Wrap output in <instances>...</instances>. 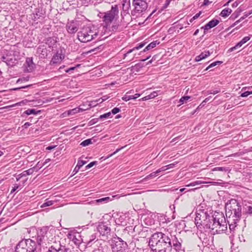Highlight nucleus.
Instances as JSON below:
<instances>
[{
	"mask_svg": "<svg viewBox=\"0 0 252 252\" xmlns=\"http://www.w3.org/2000/svg\"><path fill=\"white\" fill-rule=\"evenodd\" d=\"M206 228L210 229L212 230H214L216 227H214L212 225L214 222L218 221L216 220V217H218L217 216L219 214H221L220 212H214L212 209V207H208L206 209Z\"/></svg>",
	"mask_w": 252,
	"mask_h": 252,
	"instance_id": "obj_7",
	"label": "nucleus"
},
{
	"mask_svg": "<svg viewBox=\"0 0 252 252\" xmlns=\"http://www.w3.org/2000/svg\"><path fill=\"white\" fill-rule=\"evenodd\" d=\"M97 231L102 236L108 237L110 235V223L109 222H100L97 226Z\"/></svg>",
	"mask_w": 252,
	"mask_h": 252,
	"instance_id": "obj_10",
	"label": "nucleus"
},
{
	"mask_svg": "<svg viewBox=\"0 0 252 252\" xmlns=\"http://www.w3.org/2000/svg\"><path fill=\"white\" fill-rule=\"evenodd\" d=\"M220 23V21L213 19L210 21H209L208 23L206 24V31H208L213 28L216 27Z\"/></svg>",
	"mask_w": 252,
	"mask_h": 252,
	"instance_id": "obj_19",
	"label": "nucleus"
},
{
	"mask_svg": "<svg viewBox=\"0 0 252 252\" xmlns=\"http://www.w3.org/2000/svg\"><path fill=\"white\" fill-rule=\"evenodd\" d=\"M158 174V173H156V171L155 172H154L152 173H151L150 174H149V175L147 176L145 178H144V179H143L142 180H141V182H145V181H146L147 180H148L149 179L152 178H153L154 177H156V175Z\"/></svg>",
	"mask_w": 252,
	"mask_h": 252,
	"instance_id": "obj_31",
	"label": "nucleus"
},
{
	"mask_svg": "<svg viewBox=\"0 0 252 252\" xmlns=\"http://www.w3.org/2000/svg\"><path fill=\"white\" fill-rule=\"evenodd\" d=\"M202 204L197 208V213L195 218V223L197 228V234L200 240L203 242L205 240V212Z\"/></svg>",
	"mask_w": 252,
	"mask_h": 252,
	"instance_id": "obj_3",
	"label": "nucleus"
},
{
	"mask_svg": "<svg viewBox=\"0 0 252 252\" xmlns=\"http://www.w3.org/2000/svg\"><path fill=\"white\" fill-rule=\"evenodd\" d=\"M145 45V43H141L138 46L134 47L131 49L129 50L126 53L124 54V59L126 58L131 53L134 52L135 50H139L144 47Z\"/></svg>",
	"mask_w": 252,
	"mask_h": 252,
	"instance_id": "obj_20",
	"label": "nucleus"
},
{
	"mask_svg": "<svg viewBox=\"0 0 252 252\" xmlns=\"http://www.w3.org/2000/svg\"><path fill=\"white\" fill-rule=\"evenodd\" d=\"M31 125V124L30 123L26 122V123H25V124L23 126V127H24V128H27L29 126H30Z\"/></svg>",
	"mask_w": 252,
	"mask_h": 252,
	"instance_id": "obj_57",
	"label": "nucleus"
},
{
	"mask_svg": "<svg viewBox=\"0 0 252 252\" xmlns=\"http://www.w3.org/2000/svg\"><path fill=\"white\" fill-rule=\"evenodd\" d=\"M133 97H134V99H136L137 98H138V97L140 96V94H136L134 95H133Z\"/></svg>",
	"mask_w": 252,
	"mask_h": 252,
	"instance_id": "obj_64",
	"label": "nucleus"
},
{
	"mask_svg": "<svg viewBox=\"0 0 252 252\" xmlns=\"http://www.w3.org/2000/svg\"><path fill=\"white\" fill-rule=\"evenodd\" d=\"M49 227L48 226H43L41 228L37 230L36 236L32 237V240H36V244L41 245V243L45 240V235L48 231Z\"/></svg>",
	"mask_w": 252,
	"mask_h": 252,
	"instance_id": "obj_11",
	"label": "nucleus"
},
{
	"mask_svg": "<svg viewBox=\"0 0 252 252\" xmlns=\"http://www.w3.org/2000/svg\"><path fill=\"white\" fill-rule=\"evenodd\" d=\"M172 247H173L174 249L176 251H179L181 247V244L179 243L176 238L174 236V240H172Z\"/></svg>",
	"mask_w": 252,
	"mask_h": 252,
	"instance_id": "obj_24",
	"label": "nucleus"
},
{
	"mask_svg": "<svg viewBox=\"0 0 252 252\" xmlns=\"http://www.w3.org/2000/svg\"><path fill=\"white\" fill-rule=\"evenodd\" d=\"M218 217H216V220H217L218 221L216 222H214L212 225L214 227H216L217 228L219 227L218 229H217L214 233L216 232L217 233H220L221 232H225L227 230V222L226 221L225 218L224 216V214L222 212L221 214H219L217 216Z\"/></svg>",
	"mask_w": 252,
	"mask_h": 252,
	"instance_id": "obj_8",
	"label": "nucleus"
},
{
	"mask_svg": "<svg viewBox=\"0 0 252 252\" xmlns=\"http://www.w3.org/2000/svg\"><path fill=\"white\" fill-rule=\"evenodd\" d=\"M222 63V61H216L212 63H211L207 67H206V71L210 70V71H213L214 69H211L212 67H215L217 65H220Z\"/></svg>",
	"mask_w": 252,
	"mask_h": 252,
	"instance_id": "obj_26",
	"label": "nucleus"
},
{
	"mask_svg": "<svg viewBox=\"0 0 252 252\" xmlns=\"http://www.w3.org/2000/svg\"><path fill=\"white\" fill-rule=\"evenodd\" d=\"M125 147H121V148H119V149H117L114 153H113L112 154L108 155L107 157H106V158H108L111 157H112L113 155L116 154V153H117L118 152H119L121 149H123Z\"/></svg>",
	"mask_w": 252,
	"mask_h": 252,
	"instance_id": "obj_42",
	"label": "nucleus"
},
{
	"mask_svg": "<svg viewBox=\"0 0 252 252\" xmlns=\"http://www.w3.org/2000/svg\"><path fill=\"white\" fill-rule=\"evenodd\" d=\"M24 67L25 68L24 70L28 72H31L33 70L35 67V64L33 63L32 58H27L26 59V62L24 64Z\"/></svg>",
	"mask_w": 252,
	"mask_h": 252,
	"instance_id": "obj_16",
	"label": "nucleus"
},
{
	"mask_svg": "<svg viewBox=\"0 0 252 252\" xmlns=\"http://www.w3.org/2000/svg\"><path fill=\"white\" fill-rule=\"evenodd\" d=\"M159 43V42H158L157 40L152 42L145 47V48L143 50V51L140 52V53H139L138 55H141V53L146 52L147 51H148L155 48Z\"/></svg>",
	"mask_w": 252,
	"mask_h": 252,
	"instance_id": "obj_22",
	"label": "nucleus"
},
{
	"mask_svg": "<svg viewBox=\"0 0 252 252\" xmlns=\"http://www.w3.org/2000/svg\"><path fill=\"white\" fill-rule=\"evenodd\" d=\"M242 9L240 8H237V9L232 14L231 17H234V18H237L242 12Z\"/></svg>",
	"mask_w": 252,
	"mask_h": 252,
	"instance_id": "obj_34",
	"label": "nucleus"
},
{
	"mask_svg": "<svg viewBox=\"0 0 252 252\" xmlns=\"http://www.w3.org/2000/svg\"><path fill=\"white\" fill-rule=\"evenodd\" d=\"M201 12L200 11L199 13H196L190 20V22H192L193 21V20H195V19H196L197 18H198L200 14H201Z\"/></svg>",
	"mask_w": 252,
	"mask_h": 252,
	"instance_id": "obj_43",
	"label": "nucleus"
},
{
	"mask_svg": "<svg viewBox=\"0 0 252 252\" xmlns=\"http://www.w3.org/2000/svg\"><path fill=\"white\" fill-rule=\"evenodd\" d=\"M84 4H88L90 2H93L94 0H81Z\"/></svg>",
	"mask_w": 252,
	"mask_h": 252,
	"instance_id": "obj_61",
	"label": "nucleus"
},
{
	"mask_svg": "<svg viewBox=\"0 0 252 252\" xmlns=\"http://www.w3.org/2000/svg\"><path fill=\"white\" fill-rule=\"evenodd\" d=\"M232 12V10L229 8H226L223 9L220 15L222 17H226L229 15Z\"/></svg>",
	"mask_w": 252,
	"mask_h": 252,
	"instance_id": "obj_25",
	"label": "nucleus"
},
{
	"mask_svg": "<svg viewBox=\"0 0 252 252\" xmlns=\"http://www.w3.org/2000/svg\"><path fill=\"white\" fill-rule=\"evenodd\" d=\"M247 212L249 214L252 215V206L247 207Z\"/></svg>",
	"mask_w": 252,
	"mask_h": 252,
	"instance_id": "obj_53",
	"label": "nucleus"
},
{
	"mask_svg": "<svg viewBox=\"0 0 252 252\" xmlns=\"http://www.w3.org/2000/svg\"><path fill=\"white\" fill-rule=\"evenodd\" d=\"M64 58V55L63 53L62 50H58L53 56L50 62V65H52L60 64Z\"/></svg>",
	"mask_w": 252,
	"mask_h": 252,
	"instance_id": "obj_14",
	"label": "nucleus"
},
{
	"mask_svg": "<svg viewBox=\"0 0 252 252\" xmlns=\"http://www.w3.org/2000/svg\"><path fill=\"white\" fill-rule=\"evenodd\" d=\"M36 245L34 240L23 239L17 245L15 252H36Z\"/></svg>",
	"mask_w": 252,
	"mask_h": 252,
	"instance_id": "obj_4",
	"label": "nucleus"
},
{
	"mask_svg": "<svg viewBox=\"0 0 252 252\" xmlns=\"http://www.w3.org/2000/svg\"><path fill=\"white\" fill-rule=\"evenodd\" d=\"M86 163V161L82 160H78L76 166L79 168H81L82 166Z\"/></svg>",
	"mask_w": 252,
	"mask_h": 252,
	"instance_id": "obj_40",
	"label": "nucleus"
},
{
	"mask_svg": "<svg viewBox=\"0 0 252 252\" xmlns=\"http://www.w3.org/2000/svg\"><path fill=\"white\" fill-rule=\"evenodd\" d=\"M32 85H27V86H24V87H20V88H15V89H14V90H19L20 89H25V88H28L30 86H31Z\"/></svg>",
	"mask_w": 252,
	"mask_h": 252,
	"instance_id": "obj_58",
	"label": "nucleus"
},
{
	"mask_svg": "<svg viewBox=\"0 0 252 252\" xmlns=\"http://www.w3.org/2000/svg\"><path fill=\"white\" fill-rule=\"evenodd\" d=\"M119 8L117 5H112L110 10L106 12L100 13L98 16L103 19V21L107 25H109L113 20L118 17Z\"/></svg>",
	"mask_w": 252,
	"mask_h": 252,
	"instance_id": "obj_5",
	"label": "nucleus"
},
{
	"mask_svg": "<svg viewBox=\"0 0 252 252\" xmlns=\"http://www.w3.org/2000/svg\"><path fill=\"white\" fill-rule=\"evenodd\" d=\"M92 143L91 139H88L82 142L80 144V145L85 147L89 145L90 144H92Z\"/></svg>",
	"mask_w": 252,
	"mask_h": 252,
	"instance_id": "obj_32",
	"label": "nucleus"
},
{
	"mask_svg": "<svg viewBox=\"0 0 252 252\" xmlns=\"http://www.w3.org/2000/svg\"><path fill=\"white\" fill-rule=\"evenodd\" d=\"M80 65L77 64L76 66L74 67H71L68 69H66L65 71V72H69L70 71L74 70L77 67H79Z\"/></svg>",
	"mask_w": 252,
	"mask_h": 252,
	"instance_id": "obj_50",
	"label": "nucleus"
},
{
	"mask_svg": "<svg viewBox=\"0 0 252 252\" xmlns=\"http://www.w3.org/2000/svg\"><path fill=\"white\" fill-rule=\"evenodd\" d=\"M157 95H158L157 93L156 92H154L153 93H151L149 95H147V97H148V98H153Z\"/></svg>",
	"mask_w": 252,
	"mask_h": 252,
	"instance_id": "obj_44",
	"label": "nucleus"
},
{
	"mask_svg": "<svg viewBox=\"0 0 252 252\" xmlns=\"http://www.w3.org/2000/svg\"><path fill=\"white\" fill-rule=\"evenodd\" d=\"M220 89L216 90L208 91L207 92H206V96L209 94H215L220 92Z\"/></svg>",
	"mask_w": 252,
	"mask_h": 252,
	"instance_id": "obj_38",
	"label": "nucleus"
},
{
	"mask_svg": "<svg viewBox=\"0 0 252 252\" xmlns=\"http://www.w3.org/2000/svg\"><path fill=\"white\" fill-rule=\"evenodd\" d=\"M53 201L46 200V201L41 205V207L43 208V207H45L47 206H50L53 205Z\"/></svg>",
	"mask_w": 252,
	"mask_h": 252,
	"instance_id": "obj_33",
	"label": "nucleus"
},
{
	"mask_svg": "<svg viewBox=\"0 0 252 252\" xmlns=\"http://www.w3.org/2000/svg\"><path fill=\"white\" fill-rule=\"evenodd\" d=\"M67 237L76 245H79L83 242L80 233L74 229L69 231L67 234Z\"/></svg>",
	"mask_w": 252,
	"mask_h": 252,
	"instance_id": "obj_12",
	"label": "nucleus"
},
{
	"mask_svg": "<svg viewBox=\"0 0 252 252\" xmlns=\"http://www.w3.org/2000/svg\"><path fill=\"white\" fill-rule=\"evenodd\" d=\"M118 25L116 24V25H113L112 26L111 29L113 31H116L118 29Z\"/></svg>",
	"mask_w": 252,
	"mask_h": 252,
	"instance_id": "obj_56",
	"label": "nucleus"
},
{
	"mask_svg": "<svg viewBox=\"0 0 252 252\" xmlns=\"http://www.w3.org/2000/svg\"><path fill=\"white\" fill-rule=\"evenodd\" d=\"M120 111V109L119 108H117V107L114 108L111 111L112 113L113 114H116L118 113V112H119Z\"/></svg>",
	"mask_w": 252,
	"mask_h": 252,
	"instance_id": "obj_48",
	"label": "nucleus"
},
{
	"mask_svg": "<svg viewBox=\"0 0 252 252\" xmlns=\"http://www.w3.org/2000/svg\"><path fill=\"white\" fill-rule=\"evenodd\" d=\"M170 2H171V0H166L165 2V3L163 4V6L162 7L163 8V9L166 8L168 6V5H169Z\"/></svg>",
	"mask_w": 252,
	"mask_h": 252,
	"instance_id": "obj_51",
	"label": "nucleus"
},
{
	"mask_svg": "<svg viewBox=\"0 0 252 252\" xmlns=\"http://www.w3.org/2000/svg\"><path fill=\"white\" fill-rule=\"evenodd\" d=\"M122 99L125 101H127L129 100V97H128V95H125L122 97Z\"/></svg>",
	"mask_w": 252,
	"mask_h": 252,
	"instance_id": "obj_59",
	"label": "nucleus"
},
{
	"mask_svg": "<svg viewBox=\"0 0 252 252\" xmlns=\"http://www.w3.org/2000/svg\"><path fill=\"white\" fill-rule=\"evenodd\" d=\"M134 9L131 11L133 16H137L142 12L145 11L148 7V4L143 0H133L132 2Z\"/></svg>",
	"mask_w": 252,
	"mask_h": 252,
	"instance_id": "obj_9",
	"label": "nucleus"
},
{
	"mask_svg": "<svg viewBox=\"0 0 252 252\" xmlns=\"http://www.w3.org/2000/svg\"><path fill=\"white\" fill-rule=\"evenodd\" d=\"M167 170V168H166V166H163L160 168H159L158 169L157 171H156V173H159L162 171H165Z\"/></svg>",
	"mask_w": 252,
	"mask_h": 252,
	"instance_id": "obj_46",
	"label": "nucleus"
},
{
	"mask_svg": "<svg viewBox=\"0 0 252 252\" xmlns=\"http://www.w3.org/2000/svg\"><path fill=\"white\" fill-rule=\"evenodd\" d=\"M252 36V34H250L249 36L244 37L240 41L237 43L234 46L230 48L228 50V52H231L234 50L237 49L238 48L241 47L242 45L248 42Z\"/></svg>",
	"mask_w": 252,
	"mask_h": 252,
	"instance_id": "obj_17",
	"label": "nucleus"
},
{
	"mask_svg": "<svg viewBox=\"0 0 252 252\" xmlns=\"http://www.w3.org/2000/svg\"><path fill=\"white\" fill-rule=\"evenodd\" d=\"M190 98V97L189 96H184L180 98L179 102L181 103V104H182L184 102H187Z\"/></svg>",
	"mask_w": 252,
	"mask_h": 252,
	"instance_id": "obj_35",
	"label": "nucleus"
},
{
	"mask_svg": "<svg viewBox=\"0 0 252 252\" xmlns=\"http://www.w3.org/2000/svg\"><path fill=\"white\" fill-rule=\"evenodd\" d=\"M97 32L92 30L90 27L83 28L78 32V38L82 42L91 41L97 36Z\"/></svg>",
	"mask_w": 252,
	"mask_h": 252,
	"instance_id": "obj_6",
	"label": "nucleus"
},
{
	"mask_svg": "<svg viewBox=\"0 0 252 252\" xmlns=\"http://www.w3.org/2000/svg\"><path fill=\"white\" fill-rule=\"evenodd\" d=\"M96 163V161H93V162H90L89 164H88L86 166V169H88L89 168H91L92 167H93L94 164H95Z\"/></svg>",
	"mask_w": 252,
	"mask_h": 252,
	"instance_id": "obj_45",
	"label": "nucleus"
},
{
	"mask_svg": "<svg viewBox=\"0 0 252 252\" xmlns=\"http://www.w3.org/2000/svg\"><path fill=\"white\" fill-rule=\"evenodd\" d=\"M204 182H202L201 181H195V182H192V183H191L190 184V186H194L195 185H200L202 183H204Z\"/></svg>",
	"mask_w": 252,
	"mask_h": 252,
	"instance_id": "obj_47",
	"label": "nucleus"
},
{
	"mask_svg": "<svg viewBox=\"0 0 252 252\" xmlns=\"http://www.w3.org/2000/svg\"><path fill=\"white\" fill-rule=\"evenodd\" d=\"M5 62L6 63L9 65H11L12 66L13 65V63H11L10 61H8V59L6 60V61H5Z\"/></svg>",
	"mask_w": 252,
	"mask_h": 252,
	"instance_id": "obj_63",
	"label": "nucleus"
},
{
	"mask_svg": "<svg viewBox=\"0 0 252 252\" xmlns=\"http://www.w3.org/2000/svg\"><path fill=\"white\" fill-rule=\"evenodd\" d=\"M44 165V163H43V162L39 161L36 164L35 166H34L33 167H32V169H34V171L37 172L38 170H39Z\"/></svg>",
	"mask_w": 252,
	"mask_h": 252,
	"instance_id": "obj_29",
	"label": "nucleus"
},
{
	"mask_svg": "<svg viewBox=\"0 0 252 252\" xmlns=\"http://www.w3.org/2000/svg\"><path fill=\"white\" fill-rule=\"evenodd\" d=\"M251 14V12L250 13H245V14L244 15V16L242 17L240 19L241 20H243L244 19H245L246 17H248L249 15H250V14Z\"/></svg>",
	"mask_w": 252,
	"mask_h": 252,
	"instance_id": "obj_60",
	"label": "nucleus"
},
{
	"mask_svg": "<svg viewBox=\"0 0 252 252\" xmlns=\"http://www.w3.org/2000/svg\"><path fill=\"white\" fill-rule=\"evenodd\" d=\"M47 252H71L70 248L62 245L60 243L54 244L50 247Z\"/></svg>",
	"mask_w": 252,
	"mask_h": 252,
	"instance_id": "obj_13",
	"label": "nucleus"
},
{
	"mask_svg": "<svg viewBox=\"0 0 252 252\" xmlns=\"http://www.w3.org/2000/svg\"><path fill=\"white\" fill-rule=\"evenodd\" d=\"M149 245L154 252H171L172 250L171 239L162 232L153 234L149 240Z\"/></svg>",
	"mask_w": 252,
	"mask_h": 252,
	"instance_id": "obj_1",
	"label": "nucleus"
},
{
	"mask_svg": "<svg viewBox=\"0 0 252 252\" xmlns=\"http://www.w3.org/2000/svg\"><path fill=\"white\" fill-rule=\"evenodd\" d=\"M37 54H39L41 58H45L47 56V50L46 48L39 46L37 49Z\"/></svg>",
	"mask_w": 252,
	"mask_h": 252,
	"instance_id": "obj_21",
	"label": "nucleus"
},
{
	"mask_svg": "<svg viewBox=\"0 0 252 252\" xmlns=\"http://www.w3.org/2000/svg\"><path fill=\"white\" fill-rule=\"evenodd\" d=\"M204 59H205V54H204L203 53H202L200 55L195 57V60L196 62H199Z\"/></svg>",
	"mask_w": 252,
	"mask_h": 252,
	"instance_id": "obj_37",
	"label": "nucleus"
},
{
	"mask_svg": "<svg viewBox=\"0 0 252 252\" xmlns=\"http://www.w3.org/2000/svg\"><path fill=\"white\" fill-rule=\"evenodd\" d=\"M33 172H34V169H33L32 168H31L27 170L23 171L22 173L20 174L19 176H20V177H23L27 175H31Z\"/></svg>",
	"mask_w": 252,
	"mask_h": 252,
	"instance_id": "obj_27",
	"label": "nucleus"
},
{
	"mask_svg": "<svg viewBox=\"0 0 252 252\" xmlns=\"http://www.w3.org/2000/svg\"><path fill=\"white\" fill-rule=\"evenodd\" d=\"M111 115V112H108L106 113H105L102 115H100L99 116V119H106L110 117V116Z\"/></svg>",
	"mask_w": 252,
	"mask_h": 252,
	"instance_id": "obj_39",
	"label": "nucleus"
},
{
	"mask_svg": "<svg viewBox=\"0 0 252 252\" xmlns=\"http://www.w3.org/2000/svg\"><path fill=\"white\" fill-rule=\"evenodd\" d=\"M175 164L174 163H171V164H169L167 165H166V168H167V170L168 169H170V168H173L175 166Z\"/></svg>",
	"mask_w": 252,
	"mask_h": 252,
	"instance_id": "obj_55",
	"label": "nucleus"
},
{
	"mask_svg": "<svg viewBox=\"0 0 252 252\" xmlns=\"http://www.w3.org/2000/svg\"><path fill=\"white\" fill-rule=\"evenodd\" d=\"M110 200V198L109 197H104V198H102L96 199V200H95V201L96 203H103L108 202Z\"/></svg>",
	"mask_w": 252,
	"mask_h": 252,
	"instance_id": "obj_30",
	"label": "nucleus"
},
{
	"mask_svg": "<svg viewBox=\"0 0 252 252\" xmlns=\"http://www.w3.org/2000/svg\"><path fill=\"white\" fill-rule=\"evenodd\" d=\"M239 4V2H238L237 1H235L232 4V6L233 7H236Z\"/></svg>",
	"mask_w": 252,
	"mask_h": 252,
	"instance_id": "obj_62",
	"label": "nucleus"
},
{
	"mask_svg": "<svg viewBox=\"0 0 252 252\" xmlns=\"http://www.w3.org/2000/svg\"><path fill=\"white\" fill-rule=\"evenodd\" d=\"M144 64L141 63H136L130 68L131 71L134 73L135 72H139L140 70L144 66Z\"/></svg>",
	"mask_w": 252,
	"mask_h": 252,
	"instance_id": "obj_23",
	"label": "nucleus"
},
{
	"mask_svg": "<svg viewBox=\"0 0 252 252\" xmlns=\"http://www.w3.org/2000/svg\"><path fill=\"white\" fill-rule=\"evenodd\" d=\"M225 214L231 222L240 221L242 217V206L235 199L227 200L225 204Z\"/></svg>",
	"mask_w": 252,
	"mask_h": 252,
	"instance_id": "obj_2",
	"label": "nucleus"
},
{
	"mask_svg": "<svg viewBox=\"0 0 252 252\" xmlns=\"http://www.w3.org/2000/svg\"><path fill=\"white\" fill-rule=\"evenodd\" d=\"M19 186L17 184L14 185V187H13V189L11 190V193H12L14 191H15L17 189H18L19 188Z\"/></svg>",
	"mask_w": 252,
	"mask_h": 252,
	"instance_id": "obj_49",
	"label": "nucleus"
},
{
	"mask_svg": "<svg viewBox=\"0 0 252 252\" xmlns=\"http://www.w3.org/2000/svg\"><path fill=\"white\" fill-rule=\"evenodd\" d=\"M249 95L248 91H245L243 93H241L240 96L242 97H246Z\"/></svg>",
	"mask_w": 252,
	"mask_h": 252,
	"instance_id": "obj_52",
	"label": "nucleus"
},
{
	"mask_svg": "<svg viewBox=\"0 0 252 252\" xmlns=\"http://www.w3.org/2000/svg\"><path fill=\"white\" fill-rule=\"evenodd\" d=\"M227 223L229 224V229L230 231H233L235 229V228L237 225L238 222L239 221H236V222H231L230 221L229 219H227Z\"/></svg>",
	"mask_w": 252,
	"mask_h": 252,
	"instance_id": "obj_28",
	"label": "nucleus"
},
{
	"mask_svg": "<svg viewBox=\"0 0 252 252\" xmlns=\"http://www.w3.org/2000/svg\"><path fill=\"white\" fill-rule=\"evenodd\" d=\"M66 30L70 34L75 33L78 30V26L74 22L67 23L66 26Z\"/></svg>",
	"mask_w": 252,
	"mask_h": 252,
	"instance_id": "obj_18",
	"label": "nucleus"
},
{
	"mask_svg": "<svg viewBox=\"0 0 252 252\" xmlns=\"http://www.w3.org/2000/svg\"><path fill=\"white\" fill-rule=\"evenodd\" d=\"M25 113L28 115H30L31 114H36V113L35 112V110L34 109H29L25 112Z\"/></svg>",
	"mask_w": 252,
	"mask_h": 252,
	"instance_id": "obj_36",
	"label": "nucleus"
},
{
	"mask_svg": "<svg viewBox=\"0 0 252 252\" xmlns=\"http://www.w3.org/2000/svg\"><path fill=\"white\" fill-rule=\"evenodd\" d=\"M210 165L211 164H210L209 165H207V167H206V176L212 177L211 174H213L212 172L222 171L226 172L228 171V167H218L211 168V167L212 166H210Z\"/></svg>",
	"mask_w": 252,
	"mask_h": 252,
	"instance_id": "obj_15",
	"label": "nucleus"
},
{
	"mask_svg": "<svg viewBox=\"0 0 252 252\" xmlns=\"http://www.w3.org/2000/svg\"><path fill=\"white\" fill-rule=\"evenodd\" d=\"M80 169V168H79L78 167L76 166L73 171V175L72 176H73L75 174H76L78 172V171Z\"/></svg>",
	"mask_w": 252,
	"mask_h": 252,
	"instance_id": "obj_54",
	"label": "nucleus"
},
{
	"mask_svg": "<svg viewBox=\"0 0 252 252\" xmlns=\"http://www.w3.org/2000/svg\"><path fill=\"white\" fill-rule=\"evenodd\" d=\"M84 109L80 108H76L71 110V112L73 114L77 113L78 112H82Z\"/></svg>",
	"mask_w": 252,
	"mask_h": 252,
	"instance_id": "obj_41",
	"label": "nucleus"
}]
</instances>
